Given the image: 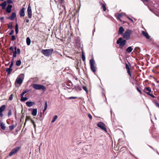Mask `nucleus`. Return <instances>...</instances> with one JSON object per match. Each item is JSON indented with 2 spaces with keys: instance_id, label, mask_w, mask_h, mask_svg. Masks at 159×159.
Segmentation results:
<instances>
[{
  "instance_id": "nucleus-49",
  "label": "nucleus",
  "mask_w": 159,
  "mask_h": 159,
  "mask_svg": "<svg viewBox=\"0 0 159 159\" xmlns=\"http://www.w3.org/2000/svg\"><path fill=\"white\" fill-rule=\"evenodd\" d=\"M137 89L138 90V91L140 93H142V92L141 91V90L138 87H137Z\"/></svg>"
},
{
  "instance_id": "nucleus-30",
  "label": "nucleus",
  "mask_w": 159,
  "mask_h": 159,
  "mask_svg": "<svg viewBox=\"0 0 159 159\" xmlns=\"http://www.w3.org/2000/svg\"><path fill=\"white\" fill-rule=\"evenodd\" d=\"M21 63V61L20 60H19L16 62V65L17 66H19L20 65Z\"/></svg>"
},
{
  "instance_id": "nucleus-45",
  "label": "nucleus",
  "mask_w": 159,
  "mask_h": 159,
  "mask_svg": "<svg viewBox=\"0 0 159 159\" xmlns=\"http://www.w3.org/2000/svg\"><path fill=\"white\" fill-rule=\"evenodd\" d=\"M77 98V97H70V98H69V99H76Z\"/></svg>"
},
{
  "instance_id": "nucleus-15",
  "label": "nucleus",
  "mask_w": 159,
  "mask_h": 159,
  "mask_svg": "<svg viewBox=\"0 0 159 159\" xmlns=\"http://www.w3.org/2000/svg\"><path fill=\"white\" fill-rule=\"evenodd\" d=\"M142 34L147 39H150V36L147 32L144 31H142Z\"/></svg>"
},
{
  "instance_id": "nucleus-7",
  "label": "nucleus",
  "mask_w": 159,
  "mask_h": 159,
  "mask_svg": "<svg viewBox=\"0 0 159 159\" xmlns=\"http://www.w3.org/2000/svg\"><path fill=\"white\" fill-rule=\"evenodd\" d=\"M20 147H16L13 148L9 153V156H11L15 154L20 150Z\"/></svg>"
},
{
  "instance_id": "nucleus-1",
  "label": "nucleus",
  "mask_w": 159,
  "mask_h": 159,
  "mask_svg": "<svg viewBox=\"0 0 159 159\" xmlns=\"http://www.w3.org/2000/svg\"><path fill=\"white\" fill-rule=\"evenodd\" d=\"M53 52V49L52 48L49 49H43L42 51V53L45 56L49 57L51 55Z\"/></svg>"
},
{
  "instance_id": "nucleus-28",
  "label": "nucleus",
  "mask_w": 159,
  "mask_h": 159,
  "mask_svg": "<svg viewBox=\"0 0 159 159\" xmlns=\"http://www.w3.org/2000/svg\"><path fill=\"white\" fill-rule=\"evenodd\" d=\"M57 115H55V116H54L52 120V122L53 123L57 119Z\"/></svg>"
},
{
  "instance_id": "nucleus-54",
  "label": "nucleus",
  "mask_w": 159,
  "mask_h": 159,
  "mask_svg": "<svg viewBox=\"0 0 159 159\" xmlns=\"http://www.w3.org/2000/svg\"><path fill=\"white\" fill-rule=\"evenodd\" d=\"M30 119V118L28 116H26V120L25 121H26Z\"/></svg>"
},
{
  "instance_id": "nucleus-11",
  "label": "nucleus",
  "mask_w": 159,
  "mask_h": 159,
  "mask_svg": "<svg viewBox=\"0 0 159 159\" xmlns=\"http://www.w3.org/2000/svg\"><path fill=\"white\" fill-rule=\"evenodd\" d=\"M12 7V5H8L6 8V12L8 13H10L11 11Z\"/></svg>"
},
{
  "instance_id": "nucleus-33",
  "label": "nucleus",
  "mask_w": 159,
  "mask_h": 159,
  "mask_svg": "<svg viewBox=\"0 0 159 159\" xmlns=\"http://www.w3.org/2000/svg\"><path fill=\"white\" fill-rule=\"evenodd\" d=\"M15 128V126L14 125H11L9 126V128L11 130H12L14 129Z\"/></svg>"
},
{
  "instance_id": "nucleus-5",
  "label": "nucleus",
  "mask_w": 159,
  "mask_h": 159,
  "mask_svg": "<svg viewBox=\"0 0 159 159\" xmlns=\"http://www.w3.org/2000/svg\"><path fill=\"white\" fill-rule=\"evenodd\" d=\"M89 63L91 70L93 72L95 73L96 70V67L94 66L95 62L94 60L93 59H91L90 60Z\"/></svg>"
},
{
  "instance_id": "nucleus-62",
  "label": "nucleus",
  "mask_w": 159,
  "mask_h": 159,
  "mask_svg": "<svg viewBox=\"0 0 159 159\" xmlns=\"http://www.w3.org/2000/svg\"><path fill=\"white\" fill-rule=\"evenodd\" d=\"M55 3H56V4H57V2L56 1H55Z\"/></svg>"
},
{
  "instance_id": "nucleus-58",
  "label": "nucleus",
  "mask_w": 159,
  "mask_h": 159,
  "mask_svg": "<svg viewBox=\"0 0 159 159\" xmlns=\"http://www.w3.org/2000/svg\"><path fill=\"white\" fill-rule=\"evenodd\" d=\"M29 20L28 19H27L26 20V22L27 23L29 22Z\"/></svg>"
},
{
  "instance_id": "nucleus-57",
  "label": "nucleus",
  "mask_w": 159,
  "mask_h": 159,
  "mask_svg": "<svg viewBox=\"0 0 159 159\" xmlns=\"http://www.w3.org/2000/svg\"><path fill=\"white\" fill-rule=\"evenodd\" d=\"M127 17L130 21H131L132 22H133V20L131 19L130 18L128 17Z\"/></svg>"
},
{
  "instance_id": "nucleus-17",
  "label": "nucleus",
  "mask_w": 159,
  "mask_h": 159,
  "mask_svg": "<svg viewBox=\"0 0 159 159\" xmlns=\"http://www.w3.org/2000/svg\"><path fill=\"white\" fill-rule=\"evenodd\" d=\"M124 31V29L122 27L120 26L119 27L118 30V34H122Z\"/></svg>"
},
{
  "instance_id": "nucleus-35",
  "label": "nucleus",
  "mask_w": 159,
  "mask_h": 159,
  "mask_svg": "<svg viewBox=\"0 0 159 159\" xmlns=\"http://www.w3.org/2000/svg\"><path fill=\"white\" fill-rule=\"evenodd\" d=\"M6 2V3H7L8 4H11L13 2L11 0H7V1H5Z\"/></svg>"
},
{
  "instance_id": "nucleus-39",
  "label": "nucleus",
  "mask_w": 159,
  "mask_h": 159,
  "mask_svg": "<svg viewBox=\"0 0 159 159\" xmlns=\"http://www.w3.org/2000/svg\"><path fill=\"white\" fill-rule=\"evenodd\" d=\"M13 95L12 94H11L9 97V100L10 101H11L13 99Z\"/></svg>"
},
{
  "instance_id": "nucleus-20",
  "label": "nucleus",
  "mask_w": 159,
  "mask_h": 159,
  "mask_svg": "<svg viewBox=\"0 0 159 159\" xmlns=\"http://www.w3.org/2000/svg\"><path fill=\"white\" fill-rule=\"evenodd\" d=\"M37 111L36 109H34L33 110L32 115L33 116H36L37 115Z\"/></svg>"
},
{
  "instance_id": "nucleus-63",
  "label": "nucleus",
  "mask_w": 159,
  "mask_h": 159,
  "mask_svg": "<svg viewBox=\"0 0 159 159\" xmlns=\"http://www.w3.org/2000/svg\"><path fill=\"white\" fill-rule=\"evenodd\" d=\"M26 123V121H25V123H24V125H25Z\"/></svg>"
},
{
  "instance_id": "nucleus-8",
  "label": "nucleus",
  "mask_w": 159,
  "mask_h": 159,
  "mask_svg": "<svg viewBox=\"0 0 159 159\" xmlns=\"http://www.w3.org/2000/svg\"><path fill=\"white\" fill-rule=\"evenodd\" d=\"M97 125L101 129L104 131L106 132H107V130L105 126V125L103 122H99L97 124Z\"/></svg>"
},
{
  "instance_id": "nucleus-10",
  "label": "nucleus",
  "mask_w": 159,
  "mask_h": 159,
  "mask_svg": "<svg viewBox=\"0 0 159 159\" xmlns=\"http://www.w3.org/2000/svg\"><path fill=\"white\" fill-rule=\"evenodd\" d=\"M6 106L5 105H3L0 107V117L3 116L2 112L4 111L5 108Z\"/></svg>"
},
{
  "instance_id": "nucleus-46",
  "label": "nucleus",
  "mask_w": 159,
  "mask_h": 159,
  "mask_svg": "<svg viewBox=\"0 0 159 159\" xmlns=\"http://www.w3.org/2000/svg\"><path fill=\"white\" fill-rule=\"evenodd\" d=\"M16 51L18 54H20V50L19 49H16Z\"/></svg>"
},
{
  "instance_id": "nucleus-34",
  "label": "nucleus",
  "mask_w": 159,
  "mask_h": 159,
  "mask_svg": "<svg viewBox=\"0 0 159 159\" xmlns=\"http://www.w3.org/2000/svg\"><path fill=\"white\" fill-rule=\"evenodd\" d=\"M146 93L147 94H148L149 95H150V96H151L153 98H156V97H155V96H154L152 94H151L150 93H148V92H146Z\"/></svg>"
},
{
  "instance_id": "nucleus-55",
  "label": "nucleus",
  "mask_w": 159,
  "mask_h": 159,
  "mask_svg": "<svg viewBox=\"0 0 159 159\" xmlns=\"http://www.w3.org/2000/svg\"><path fill=\"white\" fill-rule=\"evenodd\" d=\"M30 119V118L28 116H26V120L25 121H26Z\"/></svg>"
},
{
  "instance_id": "nucleus-2",
  "label": "nucleus",
  "mask_w": 159,
  "mask_h": 159,
  "mask_svg": "<svg viewBox=\"0 0 159 159\" xmlns=\"http://www.w3.org/2000/svg\"><path fill=\"white\" fill-rule=\"evenodd\" d=\"M126 43V40H123L122 38L120 37L117 40L116 43L119 44L120 48L122 49L123 47L125 45Z\"/></svg>"
},
{
  "instance_id": "nucleus-32",
  "label": "nucleus",
  "mask_w": 159,
  "mask_h": 159,
  "mask_svg": "<svg viewBox=\"0 0 159 159\" xmlns=\"http://www.w3.org/2000/svg\"><path fill=\"white\" fill-rule=\"evenodd\" d=\"M8 27L9 29H11L13 28V26L11 23H10L8 25Z\"/></svg>"
},
{
  "instance_id": "nucleus-52",
  "label": "nucleus",
  "mask_w": 159,
  "mask_h": 159,
  "mask_svg": "<svg viewBox=\"0 0 159 159\" xmlns=\"http://www.w3.org/2000/svg\"><path fill=\"white\" fill-rule=\"evenodd\" d=\"M15 29H18V26L17 24H16L15 25Z\"/></svg>"
},
{
  "instance_id": "nucleus-24",
  "label": "nucleus",
  "mask_w": 159,
  "mask_h": 159,
  "mask_svg": "<svg viewBox=\"0 0 159 159\" xmlns=\"http://www.w3.org/2000/svg\"><path fill=\"white\" fill-rule=\"evenodd\" d=\"M59 3L63 7L64 5L65 1L64 0H57Z\"/></svg>"
},
{
  "instance_id": "nucleus-47",
  "label": "nucleus",
  "mask_w": 159,
  "mask_h": 159,
  "mask_svg": "<svg viewBox=\"0 0 159 159\" xmlns=\"http://www.w3.org/2000/svg\"><path fill=\"white\" fill-rule=\"evenodd\" d=\"M88 116L91 120L92 119V116L91 115V114H89L88 115Z\"/></svg>"
},
{
  "instance_id": "nucleus-36",
  "label": "nucleus",
  "mask_w": 159,
  "mask_h": 159,
  "mask_svg": "<svg viewBox=\"0 0 159 159\" xmlns=\"http://www.w3.org/2000/svg\"><path fill=\"white\" fill-rule=\"evenodd\" d=\"M83 88L86 92L87 93H88V91L87 87L86 86H83Z\"/></svg>"
},
{
  "instance_id": "nucleus-9",
  "label": "nucleus",
  "mask_w": 159,
  "mask_h": 159,
  "mask_svg": "<svg viewBox=\"0 0 159 159\" xmlns=\"http://www.w3.org/2000/svg\"><path fill=\"white\" fill-rule=\"evenodd\" d=\"M27 11L28 16V18H31L32 16V12L30 4H29L28 6Z\"/></svg>"
},
{
  "instance_id": "nucleus-31",
  "label": "nucleus",
  "mask_w": 159,
  "mask_h": 159,
  "mask_svg": "<svg viewBox=\"0 0 159 159\" xmlns=\"http://www.w3.org/2000/svg\"><path fill=\"white\" fill-rule=\"evenodd\" d=\"M47 102H45V106L44 107V109L43 110V113H44L45 111L47 109Z\"/></svg>"
},
{
  "instance_id": "nucleus-48",
  "label": "nucleus",
  "mask_w": 159,
  "mask_h": 159,
  "mask_svg": "<svg viewBox=\"0 0 159 159\" xmlns=\"http://www.w3.org/2000/svg\"><path fill=\"white\" fill-rule=\"evenodd\" d=\"M9 49L10 50H11L12 51H13L14 50V49L13 47L12 46Z\"/></svg>"
},
{
  "instance_id": "nucleus-44",
  "label": "nucleus",
  "mask_w": 159,
  "mask_h": 159,
  "mask_svg": "<svg viewBox=\"0 0 159 159\" xmlns=\"http://www.w3.org/2000/svg\"><path fill=\"white\" fill-rule=\"evenodd\" d=\"M102 7L103 11H105L106 10V7L104 4H102Z\"/></svg>"
},
{
  "instance_id": "nucleus-23",
  "label": "nucleus",
  "mask_w": 159,
  "mask_h": 159,
  "mask_svg": "<svg viewBox=\"0 0 159 159\" xmlns=\"http://www.w3.org/2000/svg\"><path fill=\"white\" fill-rule=\"evenodd\" d=\"M12 71V69L10 68H7L6 71L7 72L8 75L10 74Z\"/></svg>"
},
{
  "instance_id": "nucleus-27",
  "label": "nucleus",
  "mask_w": 159,
  "mask_h": 159,
  "mask_svg": "<svg viewBox=\"0 0 159 159\" xmlns=\"http://www.w3.org/2000/svg\"><path fill=\"white\" fill-rule=\"evenodd\" d=\"M81 57L83 61H85V56L83 51H82Z\"/></svg>"
},
{
  "instance_id": "nucleus-60",
  "label": "nucleus",
  "mask_w": 159,
  "mask_h": 159,
  "mask_svg": "<svg viewBox=\"0 0 159 159\" xmlns=\"http://www.w3.org/2000/svg\"><path fill=\"white\" fill-rule=\"evenodd\" d=\"M118 20H119L121 22V21H121V20L120 19V18H118Z\"/></svg>"
},
{
  "instance_id": "nucleus-42",
  "label": "nucleus",
  "mask_w": 159,
  "mask_h": 159,
  "mask_svg": "<svg viewBox=\"0 0 159 159\" xmlns=\"http://www.w3.org/2000/svg\"><path fill=\"white\" fill-rule=\"evenodd\" d=\"M14 30H11V32L9 34L10 35H11L13 34L14 33Z\"/></svg>"
},
{
  "instance_id": "nucleus-29",
  "label": "nucleus",
  "mask_w": 159,
  "mask_h": 159,
  "mask_svg": "<svg viewBox=\"0 0 159 159\" xmlns=\"http://www.w3.org/2000/svg\"><path fill=\"white\" fill-rule=\"evenodd\" d=\"M125 15V13H120L119 15H118L117 16V18H120L123 16Z\"/></svg>"
},
{
  "instance_id": "nucleus-26",
  "label": "nucleus",
  "mask_w": 159,
  "mask_h": 159,
  "mask_svg": "<svg viewBox=\"0 0 159 159\" xmlns=\"http://www.w3.org/2000/svg\"><path fill=\"white\" fill-rule=\"evenodd\" d=\"M28 100V98L27 97H24V96H21L20 99V101L21 102H25Z\"/></svg>"
},
{
  "instance_id": "nucleus-21",
  "label": "nucleus",
  "mask_w": 159,
  "mask_h": 159,
  "mask_svg": "<svg viewBox=\"0 0 159 159\" xmlns=\"http://www.w3.org/2000/svg\"><path fill=\"white\" fill-rule=\"evenodd\" d=\"M0 127L3 130H5L6 129L5 124L1 121H0Z\"/></svg>"
},
{
  "instance_id": "nucleus-51",
  "label": "nucleus",
  "mask_w": 159,
  "mask_h": 159,
  "mask_svg": "<svg viewBox=\"0 0 159 159\" xmlns=\"http://www.w3.org/2000/svg\"><path fill=\"white\" fill-rule=\"evenodd\" d=\"M31 121H32V123H33V124L34 125V128H35V127H36V125L34 123V121L32 120H31Z\"/></svg>"
},
{
  "instance_id": "nucleus-59",
  "label": "nucleus",
  "mask_w": 159,
  "mask_h": 159,
  "mask_svg": "<svg viewBox=\"0 0 159 159\" xmlns=\"http://www.w3.org/2000/svg\"><path fill=\"white\" fill-rule=\"evenodd\" d=\"M4 17H1L0 19L1 20H3L4 19Z\"/></svg>"
},
{
  "instance_id": "nucleus-25",
  "label": "nucleus",
  "mask_w": 159,
  "mask_h": 159,
  "mask_svg": "<svg viewBox=\"0 0 159 159\" xmlns=\"http://www.w3.org/2000/svg\"><path fill=\"white\" fill-rule=\"evenodd\" d=\"M26 42L27 44L28 45H30V44L31 41H30V39L29 37H28L26 38Z\"/></svg>"
},
{
  "instance_id": "nucleus-38",
  "label": "nucleus",
  "mask_w": 159,
  "mask_h": 159,
  "mask_svg": "<svg viewBox=\"0 0 159 159\" xmlns=\"http://www.w3.org/2000/svg\"><path fill=\"white\" fill-rule=\"evenodd\" d=\"M11 115V110H9V111L8 114V116L9 117Z\"/></svg>"
},
{
  "instance_id": "nucleus-14",
  "label": "nucleus",
  "mask_w": 159,
  "mask_h": 159,
  "mask_svg": "<svg viewBox=\"0 0 159 159\" xmlns=\"http://www.w3.org/2000/svg\"><path fill=\"white\" fill-rule=\"evenodd\" d=\"M26 104L28 107H30L34 105L35 103L32 102L27 101L26 102Z\"/></svg>"
},
{
  "instance_id": "nucleus-40",
  "label": "nucleus",
  "mask_w": 159,
  "mask_h": 159,
  "mask_svg": "<svg viewBox=\"0 0 159 159\" xmlns=\"http://www.w3.org/2000/svg\"><path fill=\"white\" fill-rule=\"evenodd\" d=\"M28 92V91H25L23 92V93H22L21 94V96H24V95L25 93H27Z\"/></svg>"
},
{
  "instance_id": "nucleus-22",
  "label": "nucleus",
  "mask_w": 159,
  "mask_h": 159,
  "mask_svg": "<svg viewBox=\"0 0 159 159\" xmlns=\"http://www.w3.org/2000/svg\"><path fill=\"white\" fill-rule=\"evenodd\" d=\"M133 48H132L131 46H129L126 49V51L130 53L133 50Z\"/></svg>"
},
{
  "instance_id": "nucleus-64",
  "label": "nucleus",
  "mask_w": 159,
  "mask_h": 159,
  "mask_svg": "<svg viewBox=\"0 0 159 159\" xmlns=\"http://www.w3.org/2000/svg\"><path fill=\"white\" fill-rule=\"evenodd\" d=\"M40 146H39V151L40 150Z\"/></svg>"
},
{
  "instance_id": "nucleus-41",
  "label": "nucleus",
  "mask_w": 159,
  "mask_h": 159,
  "mask_svg": "<svg viewBox=\"0 0 159 159\" xmlns=\"http://www.w3.org/2000/svg\"><path fill=\"white\" fill-rule=\"evenodd\" d=\"M13 59L11 62V64L10 65L9 67V68H11L13 65Z\"/></svg>"
},
{
  "instance_id": "nucleus-53",
  "label": "nucleus",
  "mask_w": 159,
  "mask_h": 159,
  "mask_svg": "<svg viewBox=\"0 0 159 159\" xmlns=\"http://www.w3.org/2000/svg\"><path fill=\"white\" fill-rule=\"evenodd\" d=\"M15 32L16 34H17L18 32V29H15Z\"/></svg>"
},
{
  "instance_id": "nucleus-4",
  "label": "nucleus",
  "mask_w": 159,
  "mask_h": 159,
  "mask_svg": "<svg viewBox=\"0 0 159 159\" xmlns=\"http://www.w3.org/2000/svg\"><path fill=\"white\" fill-rule=\"evenodd\" d=\"M32 87L35 89L40 90L42 89L44 91L46 90V88L44 85L36 84H34L32 85Z\"/></svg>"
},
{
  "instance_id": "nucleus-37",
  "label": "nucleus",
  "mask_w": 159,
  "mask_h": 159,
  "mask_svg": "<svg viewBox=\"0 0 159 159\" xmlns=\"http://www.w3.org/2000/svg\"><path fill=\"white\" fill-rule=\"evenodd\" d=\"M146 89L147 91H148V93H150V92H151V90L150 89V88L149 87H146Z\"/></svg>"
},
{
  "instance_id": "nucleus-12",
  "label": "nucleus",
  "mask_w": 159,
  "mask_h": 159,
  "mask_svg": "<svg viewBox=\"0 0 159 159\" xmlns=\"http://www.w3.org/2000/svg\"><path fill=\"white\" fill-rule=\"evenodd\" d=\"M25 9L24 7L22 8L20 10L19 12L20 15V17H23L25 15Z\"/></svg>"
},
{
  "instance_id": "nucleus-43",
  "label": "nucleus",
  "mask_w": 159,
  "mask_h": 159,
  "mask_svg": "<svg viewBox=\"0 0 159 159\" xmlns=\"http://www.w3.org/2000/svg\"><path fill=\"white\" fill-rule=\"evenodd\" d=\"M15 39H16V38L14 35H12L11 36V40L12 41H13V40H15Z\"/></svg>"
},
{
  "instance_id": "nucleus-16",
  "label": "nucleus",
  "mask_w": 159,
  "mask_h": 159,
  "mask_svg": "<svg viewBox=\"0 0 159 159\" xmlns=\"http://www.w3.org/2000/svg\"><path fill=\"white\" fill-rule=\"evenodd\" d=\"M125 66L126 68V69L128 73L130 76H131V75L130 70V68L129 66L127 64H126Z\"/></svg>"
},
{
  "instance_id": "nucleus-19",
  "label": "nucleus",
  "mask_w": 159,
  "mask_h": 159,
  "mask_svg": "<svg viewBox=\"0 0 159 159\" xmlns=\"http://www.w3.org/2000/svg\"><path fill=\"white\" fill-rule=\"evenodd\" d=\"M7 4L6 2L5 1L3 2L1 4V6L3 10H4L6 9Z\"/></svg>"
},
{
  "instance_id": "nucleus-50",
  "label": "nucleus",
  "mask_w": 159,
  "mask_h": 159,
  "mask_svg": "<svg viewBox=\"0 0 159 159\" xmlns=\"http://www.w3.org/2000/svg\"><path fill=\"white\" fill-rule=\"evenodd\" d=\"M155 105L157 107L159 108V103L157 102H155Z\"/></svg>"
},
{
  "instance_id": "nucleus-18",
  "label": "nucleus",
  "mask_w": 159,
  "mask_h": 159,
  "mask_svg": "<svg viewBox=\"0 0 159 159\" xmlns=\"http://www.w3.org/2000/svg\"><path fill=\"white\" fill-rule=\"evenodd\" d=\"M17 48L16 46L14 48V50L12 52H13V57L14 58L16 57V54L17 53L16 51Z\"/></svg>"
},
{
  "instance_id": "nucleus-13",
  "label": "nucleus",
  "mask_w": 159,
  "mask_h": 159,
  "mask_svg": "<svg viewBox=\"0 0 159 159\" xmlns=\"http://www.w3.org/2000/svg\"><path fill=\"white\" fill-rule=\"evenodd\" d=\"M16 16V14L15 12H13L11 16L8 17L7 18L11 20H13Z\"/></svg>"
},
{
  "instance_id": "nucleus-56",
  "label": "nucleus",
  "mask_w": 159,
  "mask_h": 159,
  "mask_svg": "<svg viewBox=\"0 0 159 159\" xmlns=\"http://www.w3.org/2000/svg\"><path fill=\"white\" fill-rule=\"evenodd\" d=\"M141 1H142L143 2H148V0H141Z\"/></svg>"
},
{
  "instance_id": "nucleus-3",
  "label": "nucleus",
  "mask_w": 159,
  "mask_h": 159,
  "mask_svg": "<svg viewBox=\"0 0 159 159\" xmlns=\"http://www.w3.org/2000/svg\"><path fill=\"white\" fill-rule=\"evenodd\" d=\"M131 34L132 31L130 30H127L122 35L124 38L129 40L130 38V35Z\"/></svg>"
},
{
  "instance_id": "nucleus-61",
  "label": "nucleus",
  "mask_w": 159,
  "mask_h": 159,
  "mask_svg": "<svg viewBox=\"0 0 159 159\" xmlns=\"http://www.w3.org/2000/svg\"><path fill=\"white\" fill-rule=\"evenodd\" d=\"M42 143H41L40 144V145L39 146L40 147L42 145Z\"/></svg>"
},
{
  "instance_id": "nucleus-6",
  "label": "nucleus",
  "mask_w": 159,
  "mask_h": 159,
  "mask_svg": "<svg viewBox=\"0 0 159 159\" xmlns=\"http://www.w3.org/2000/svg\"><path fill=\"white\" fill-rule=\"evenodd\" d=\"M24 76V74H20L19 75L18 77L16 79V81L17 84H22Z\"/></svg>"
}]
</instances>
